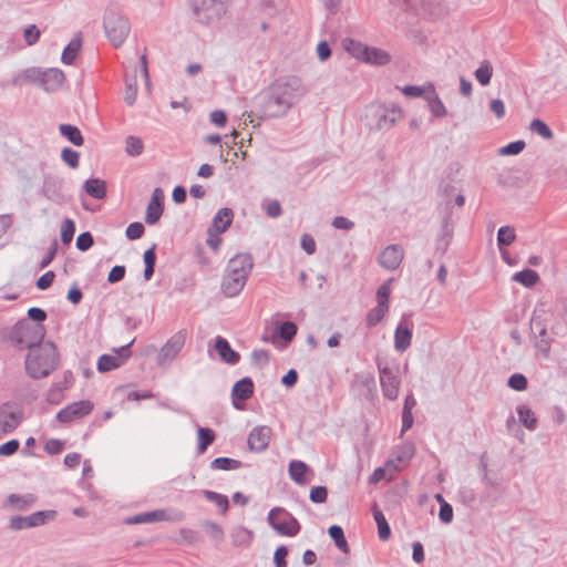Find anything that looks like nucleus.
<instances>
[{"label": "nucleus", "instance_id": "24", "mask_svg": "<svg viewBox=\"0 0 567 567\" xmlns=\"http://www.w3.org/2000/svg\"><path fill=\"white\" fill-rule=\"evenodd\" d=\"M234 213L230 208L224 207L220 208L215 215L210 227L208 228V233L215 231L216 235H219L231 225Z\"/></svg>", "mask_w": 567, "mask_h": 567}, {"label": "nucleus", "instance_id": "23", "mask_svg": "<svg viewBox=\"0 0 567 567\" xmlns=\"http://www.w3.org/2000/svg\"><path fill=\"white\" fill-rule=\"evenodd\" d=\"M254 394V382L250 378L246 377L241 380L237 381L231 391L233 403L236 409H240L237 404L236 400L239 399L241 401L248 400Z\"/></svg>", "mask_w": 567, "mask_h": 567}, {"label": "nucleus", "instance_id": "17", "mask_svg": "<svg viewBox=\"0 0 567 567\" xmlns=\"http://www.w3.org/2000/svg\"><path fill=\"white\" fill-rule=\"evenodd\" d=\"M271 429L261 425L252 429L248 435V445L251 451L262 452L265 451L270 442Z\"/></svg>", "mask_w": 567, "mask_h": 567}, {"label": "nucleus", "instance_id": "35", "mask_svg": "<svg viewBox=\"0 0 567 567\" xmlns=\"http://www.w3.org/2000/svg\"><path fill=\"white\" fill-rule=\"evenodd\" d=\"M516 412L519 419V422L523 423V425L533 431L537 426V419L535 417L533 411L527 405H518L516 408Z\"/></svg>", "mask_w": 567, "mask_h": 567}, {"label": "nucleus", "instance_id": "45", "mask_svg": "<svg viewBox=\"0 0 567 567\" xmlns=\"http://www.w3.org/2000/svg\"><path fill=\"white\" fill-rule=\"evenodd\" d=\"M33 502H34V497L31 494H27V495L11 494L8 497V503L11 504L12 506H14V508H17L19 511L27 509L28 507H30L33 504Z\"/></svg>", "mask_w": 567, "mask_h": 567}, {"label": "nucleus", "instance_id": "64", "mask_svg": "<svg viewBox=\"0 0 567 567\" xmlns=\"http://www.w3.org/2000/svg\"><path fill=\"white\" fill-rule=\"evenodd\" d=\"M288 549L286 546H279L274 554V561L276 567H287L286 557Z\"/></svg>", "mask_w": 567, "mask_h": 567}, {"label": "nucleus", "instance_id": "31", "mask_svg": "<svg viewBox=\"0 0 567 567\" xmlns=\"http://www.w3.org/2000/svg\"><path fill=\"white\" fill-rule=\"evenodd\" d=\"M59 132L74 146H82L84 143V138L82 136L81 131L74 125L60 124Z\"/></svg>", "mask_w": 567, "mask_h": 567}, {"label": "nucleus", "instance_id": "1", "mask_svg": "<svg viewBox=\"0 0 567 567\" xmlns=\"http://www.w3.org/2000/svg\"><path fill=\"white\" fill-rule=\"evenodd\" d=\"M306 94L300 78L284 76L256 96V106L262 117L277 118L285 116Z\"/></svg>", "mask_w": 567, "mask_h": 567}, {"label": "nucleus", "instance_id": "56", "mask_svg": "<svg viewBox=\"0 0 567 567\" xmlns=\"http://www.w3.org/2000/svg\"><path fill=\"white\" fill-rule=\"evenodd\" d=\"M526 144L524 141H515L499 148V154L503 156L517 155L524 148Z\"/></svg>", "mask_w": 567, "mask_h": 567}, {"label": "nucleus", "instance_id": "54", "mask_svg": "<svg viewBox=\"0 0 567 567\" xmlns=\"http://www.w3.org/2000/svg\"><path fill=\"white\" fill-rule=\"evenodd\" d=\"M61 158L71 168H76L79 166L80 154H79V152H76L70 147H64L62 150Z\"/></svg>", "mask_w": 567, "mask_h": 567}, {"label": "nucleus", "instance_id": "55", "mask_svg": "<svg viewBox=\"0 0 567 567\" xmlns=\"http://www.w3.org/2000/svg\"><path fill=\"white\" fill-rule=\"evenodd\" d=\"M415 453V447L412 443H404L399 446L396 451V460L399 462H409Z\"/></svg>", "mask_w": 567, "mask_h": 567}, {"label": "nucleus", "instance_id": "19", "mask_svg": "<svg viewBox=\"0 0 567 567\" xmlns=\"http://www.w3.org/2000/svg\"><path fill=\"white\" fill-rule=\"evenodd\" d=\"M254 267V259L250 254L244 252L238 254L231 259H229L227 265V271L234 275H244V277L248 278Z\"/></svg>", "mask_w": 567, "mask_h": 567}, {"label": "nucleus", "instance_id": "53", "mask_svg": "<svg viewBox=\"0 0 567 567\" xmlns=\"http://www.w3.org/2000/svg\"><path fill=\"white\" fill-rule=\"evenodd\" d=\"M391 280L382 284L377 291V301L378 306L386 307L389 309V299L391 293V287H390Z\"/></svg>", "mask_w": 567, "mask_h": 567}, {"label": "nucleus", "instance_id": "16", "mask_svg": "<svg viewBox=\"0 0 567 567\" xmlns=\"http://www.w3.org/2000/svg\"><path fill=\"white\" fill-rule=\"evenodd\" d=\"M403 257L404 250L400 245H389L380 252L379 264L384 269L395 270L401 265Z\"/></svg>", "mask_w": 567, "mask_h": 567}, {"label": "nucleus", "instance_id": "12", "mask_svg": "<svg viewBox=\"0 0 567 567\" xmlns=\"http://www.w3.org/2000/svg\"><path fill=\"white\" fill-rule=\"evenodd\" d=\"M134 340L118 349H115L116 354H103L97 360V370L100 372H107L121 367L126 359L131 355L130 347Z\"/></svg>", "mask_w": 567, "mask_h": 567}, {"label": "nucleus", "instance_id": "32", "mask_svg": "<svg viewBox=\"0 0 567 567\" xmlns=\"http://www.w3.org/2000/svg\"><path fill=\"white\" fill-rule=\"evenodd\" d=\"M363 62L384 65L390 62V54L382 49L368 47Z\"/></svg>", "mask_w": 567, "mask_h": 567}, {"label": "nucleus", "instance_id": "40", "mask_svg": "<svg viewBox=\"0 0 567 567\" xmlns=\"http://www.w3.org/2000/svg\"><path fill=\"white\" fill-rule=\"evenodd\" d=\"M475 79L477 82L485 86L489 84L493 75V66L488 61H483L481 65L475 70Z\"/></svg>", "mask_w": 567, "mask_h": 567}, {"label": "nucleus", "instance_id": "9", "mask_svg": "<svg viewBox=\"0 0 567 567\" xmlns=\"http://www.w3.org/2000/svg\"><path fill=\"white\" fill-rule=\"evenodd\" d=\"M186 341V332L181 330L173 334L161 348L157 354V364L162 368H168L177 358Z\"/></svg>", "mask_w": 567, "mask_h": 567}, {"label": "nucleus", "instance_id": "28", "mask_svg": "<svg viewBox=\"0 0 567 567\" xmlns=\"http://www.w3.org/2000/svg\"><path fill=\"white\" fill-rule=\"evenodd\" d=\"M84 190L95 199H103L106 196V183L100 178H89L85 181Z\"/></svg>", "mask_w": 567, "mask_h": 567}, {"label": "nucleus", "instance_id": "26", "mask_svg": "<svg viewBox=\"0 0 567 567\" xmlns=\"http://www.w3.org/2000/svg\"><path fill=\"white\" fill-rule=\"evenodd\" d=\"M429 94L425 95V99L429 103L430 111L435 117H444L447 114V110L443 104L442 100L435 92V87L432 83L427 84Z\"/></svg>", "mask_w": 567, "mask_h": 567}, {"label": "nucleus", "instance_id": "48", "mask_svg": "<svg viewBox=\"0 0 567 567\" xmlns=\"http://www.w3.org/2000/svg\"><path fill=\"white\" fill-rule=\"evenodd\" d=\"M529 130L542 136L544 140H551L554 137V133L550 127L539 118H535L530 122Z\"/></svg>", "mask_w": 567, "mask_h": 567}, {"label": "nucleus", "instance_id": "27", "mask_svg": "<svg viewBox=\"0 0 567 567\" xmlns=\"http://www.w3.org/2000/svg\"><path fill=\"white\" fill-rule=\"evenodd\" d=\"M41 78L42 70L40 68H28L13 78L12 84L22 86L23 84L38 83L41 86Z\"/></svg>", "mask_w": 567, "mask_h": 567}, {"label": "nucleus", "instance_id": "57", "mask_svg": "<svg viewBox=\"0 0 567 567\" xmlns=\"http://www.w3.org/2000/svg\"><path fill=\"white\" fill-rule=\"evenodd\" d=\"M508 386L516 391H524L527 388V379L522 373H514L509 377Z\"/></svg>", "mask_w": 567, "mask_h": 567}, {"label": "nucleus", "instance_id": "15", "mask_svg": "<svg viewBox=\"0 0 567 567\" xmlns=\"http://www.w3.org/2000/svg\"><path fill=\"white\" fill-rule=\"evenodd\" d=\"M42 194L51 202H64L65 196L63 194V179L52 174L44 175Z\"/></svg>", "mask_w": 567, "mask_h": 567}, {"label": "nucleus", "instance_id": "5", "mask_svg": "<svg viewBox=\"0 0 567 567\" xmlns=\"http://www.w3.org/2000/svg\"><path fill=\"white\" fill-rule=\"evenodd\" d=\"M377 368L383 395L391 401L396 400L401 385L399 363L395 361L389 362L384 359H378Z\"/></svg>", "mask_w": 567, "mask_h": 567}, {"label": "nucleus", "instance_id": "51", "mask_svg": "<svg viewBox=\"0 0 567 567\" xmlns=\"http://www.w3.org/2000/svg\"><path fill=\"white\" fill-rule=\"evenodd\" d=\"M75 233V224L72 219L65 218L61 224V240L68 245L72 241Z\"/></svg>", "mask_w": 567, "mask_h": 567}, {"label": "nucleus", "instance_id": "59", "mask_svg": "<svg viewBox=\"0 0 567 567\" xmlns=\"http://www.w3.org/2000/svg\"><path fill=\"white\" fill-rule=\"evenodd\" d=\"M402 93L408 97H420L424 94H429V89L426 86H417V85H405L401 89Z\"/></svg>", "mask_w": 567, "mask_h": 567}, {"label": "nucleus", "instance_id": "3", "mask_svg": "<svg viewBox=\"0 0 567 567\" xmlns=\"http://www.w3.org/2000/svg\"><path fill=\"white\" fill-rule=\"evenodd\" d=\"M47 329L42 323H34L29 319L19 320L10 331V341L21 349H35L43 344Z\"/></svg>", "mask_w": 567, "mask_h": 567}, {"label": "nucleus", "instance_id": "46", "mask_svg": "<svg viewBox=\"0 0 567 567\" xmlns=\"http://www.w3.org/2000/svg\"><path fill=\"white\" fill-rule=\"evenodd\" d=\"M143 258H144V264H145L144 278L146 281H148L152 278V276L154 275V270H155V264H156L155 246L147 249L144 252Z\"/></svg>", "mask_w": 567, "mask_h": 567}, {"label": "nucleus", "instance_id": "33", "mask_svg": "<svg viewBox=\"0 0 567 567\" xmlns=\"http://www.w3.org/2000/svg\"><path fill=\"white\" fill-rule=\"evenodd\" d=\"M372 511H373V518L378 525L379 538L381 540H388L391 536V529L385 519V516L383 515L382 511L377 505L373 506Z\"/></svg>", "mask_w": 567, "mask_h": 567}, {"label": "nucleus", "instance_id": "41", "mask_svg": "<svg viewBox=\"0 0 567 567\" xmlns=\"http://www.w3.org/2000/svg\"><path fill=\"white\" fill-rule=\"evenodd\" d=\"M205 498L212 503H214L221 513H226L229 507V501L226 495L213 492V491H204L203 492Z\"/></svg>", "mask_w": 567, "mask_h": 567}, {"label": "nucleus", "instance_id": "38", "mask_svg": "<svg viewBox=\"0 0 567 567\" xmlns=\"http://www.w3.org/2000/svg\"><path fill=\"white\" fill-rule=\"evenodd\" d=\"M346 50L355 59L363 61L367 54L368 45L353 39L344 40Z\"/></svg>", "mask_w": 567, "mask_h": 567}, {"label": "nucleus", "instance_id": "42", "mask_svg": "<svg viewBox=\"0 0 567 567\" xmlns=\"http://www.w3.org/2000/svg\"><path fill=\"white\" fill-rule=\"evenodd\" d=\"M516 239L515 229L511 226H502L497 231V245L499 248L512 245Z\"/></svg>", "mask_w": 567, "mask_h": 567}, {"label": "nucleus", "instance_id": "10", "mask_svg": "<svg viewBox=\"0 0 567 567\" xmlns=\"http://www.w3.org/2000/svg\"><path fill=\"white\" fill-rule=\"evenodd\" d=\"M55 514V511H39L25 517L13 516L10 519L9 526L13 530L37 527L45 524L49 519H53Z\"/></svg>", "mask_w": 567, "mask_h": 567}, {"label": "nucleus", "instance_id": "44", "mask_svg": "<svg viewBox=\"0 0 567 567\" xmlns=\"http://www.w3.org/2000/svg\"><path fill=\"white\" fill-rule=\"evenodd\" d=\"M389 309L386 307L378 306L369 310L365 322L369 328L375 327L380 321L388 315Z\"/></svg>", "mask_w": 567, "mask_h": 567}, {"label": "nucleus", "instance_id": "50", "mask_svg": "<svg viewBox=\"0 0 567 567\" xmlns=\"http://www.w3.org/2000/svg\"><path fill=\"white\" fill-rule=\"evenodd\" d=\"M137 96V83L135 76L125 80L124 101L127 105H133Z\"/></svg>", "mask_w": 567, "mask_h": 567}, {"label": "nucleus", "instance_id": "22", "mask_svg": "<svg viewBox=\"0 0 567 567\" xmlns=\"http://www.w3.org/2000/svg\"><path fill=\"white\" fill-rule=\"evenodd\" d=\"M64 73L55 68L42 70L41 87L47 92L56 91L64 81Z\"/></svg>", "mask_w": 567, "mask_h": 567}, {"label": "nucleus", "instance_id": "21", "mask_svg": "<svg viewBox=\"0 0 567 567\" xmlns=\"http://www.w3.org/2000/svg\"><path fill=\"white\" fill-rule=\"evenodd\" d=\"M403 117V112L398 105L384 109L377 115V128L389 130L400 122Z\"/></svg>", "mask_w": 567, "mask_h": 567}, {"label": "nucleus", "instance_id": "20", "mask_svg": "<svg viewBox=\"0 0 567 567\" xmlns=\"http://www.w3.org/2000/svg\"><path fill=\"white\" fill-rule=\"evenodd\" d=\"M247 282L244 275H234L226 270L223 278L221 290L226 297L233 298L240 293Z\"/></svg>", "mask_w": 567, "mask_h": 567}, {"label": "nucleus", "instance_id": "30", "mask_svg": "<svg viewBox=\"0 0 567 567\" xmlns=\"http://www.w3.org/2000/svg\"><path fill=\"white\" fill-rule=\"evenodd\" d=\"M82 45V38L80 34H76L69 44L64 48L62 52L61 60L64 64L71 65L76 59L80 49Z\"/></svg>", "mask_w": 567, "mask_h": 567}, {"label": "nucleus", "instance_id": "18", "mask_svg": "<svg viewBox=\"0 0 567 567\" xmlns=\"http://www.w3.org/2000/svg\"><path fill=\"white\" fill-rule=\"evenodd\" d=\"M413 323L406 318H402L394 331V348L399 352H404L412 341Z\"/></svg>", "mask_w": 567, "mask_h": 567}, {"label": "nucleus", "instance_id": "63", "mask_svg": "<svg viewBox=\"0 0 567 567\" xmlns=\"http://www.w3.org/2000/svg\"><path fill=\"white\" fill-rule=\"evenodd\" d=\"M34 323H42L47 319V312L38 307H32L28 310V318Z\"/></svg>", "mask_w": 567, "mask_h": 567}, {"label": "nucleus", "instance_id": "58", "mask_svg": "<svg viewBox=\"0 0 567 567\" xmlns=\"http://www.w3.org/2000/svg\"><path fill=\"white\" fill-rule=\"evenodd\" d=\"M144 231V225L142 223L134 221L126 227L125 235L130 240H136L143 236Z\"/></svg>", "mask_w": 567, "mask_h": 567}, {"label": "nucleus", "instance_id": "61", "mask_svg": "<svg viewBox=\"0 0 567 567\" xmlns=\"http://www.w3.org/2000/svg\"><path fill=\"white\" fill-rule=\"evenodd\" d=\"M93 237L89 231L82 233L76 238V248L81 251H85L93 246Z\"/></svg>", "mask_w": 567, "mask_h": 567}, {"label": "nucleus", "instance_id": "47", "mask_svg": "<svg viewBox=\"0 0 567 567\" xmlns=\"http://www.w3.org/2000/svg\"><path fill=\"white\" fill-rule=\"evenodd\" d=\"M144 144L140 137L130 135L125 141V152L127 155L136 157L143 153Z\"/></svg>", "mask_w": 567, "mask_h": 567}, {"label": "nucleus", "instance_id": "8", "mask_svg": "<svg viewBox=\"0 0 567 567\" xmlns=\"http://www.w3.org/2000/svg\"><path fill=\"white\" fill-rule=\"evenodd\" d=\"M185 518V514L182 511L173 509L167 512L166 509H155L151 512L140 513L134 516L127 517L125 524H152L156 522H182Z\"/></svg>", "mask_w": 567, "mask_h": 567}, {"label": "nucleus", "instance_id": "34", "mask_svg": "<svg viewBox=\"0 0 567 567\" xmlns=\"http://www.w3.org/2000/svg\"><path fill=\"white\" fill-rule=\"evenodd\" d=\"M230 537L234 546L248 547L252 540V533L249 529L239 526L231 532Z\"/></svg>", "mask_w": 567, "mask_h": 567}, {"label": "nucleus", "instance_id": "60", "mask_svg": "<svg viewBox=\"0 0 567 567\" xmlns=\"http://www.w3.org/2000/svg\"><path fill=\"white\" fill-rule=\"evenodd\" d=\"M309 497L312 503H324L328 497V491L324 486H315L311 488Z\"/></svg>", "mask_w": 567, "mask_h": 567}, {"label": "nucleus", "instance_id": "13", "mask_svg": "<svg viewBox=\"0 0 567 567\" xmlns=\"http://www.w3.org/2000/svg\"><path fill=\"white\" fill-rule=\"evenodd\" d=\"M93 403L89 400L73 402L64 409L60 410L56 414V419L61 423H69L75 419H80L90 414L93 410Z\"/></svg>", "mask_w": 567, "mask_h": 567}, {"label": "nucleus", "instance_id": "49", "mask_svg": "<svg viewBox=\"0 0 567 567\" xmlns=\"http://www.w3.org/2000/svg\"><path fill=\"white\" fill-rule=\"evenodd\" d=\"M164 205L148 203L145 213V223L147 225H155L162 217Z\"/></svg>", "mask_w": 567, "mask_h": 567}, {"label": "nucleus", "instance_id": "43", "mask_svg": "<svg viewBox=\"0 0 567 567\" xmlns=\"http://www.w3.org/2000/svg\"><path fill=\"white\" fill-rule=\"evenodd\" d=\"M241 466V462L230 457H217L212 461L210 467L213 470L230 471L237 470Z\"/></svg>", "mask_w": 567, "mask_h": 567}, {"label": "nucleus", "instance_id": "37", "mask_svg": "<svg viewBox=\"0 0 567 567\" xmlns=\"http://www.w3.org/2000/svg\"><path fill=\"white\" fill-rule=\"evenodd\" d=\"M329 536L333 539L336 546L343 553H349V546L344 537L342 527L339 525H332L328 529Z\"/></svg>", "mask_w": 567, "mask_h": 567}, {"label": "nucleus", "instance_id": "14", "mask_svg": "<svg viewBox=\"0 0 567 567\" xmlns=\"http://www.w3.org/2000/svg\"><path fill=\"white\" fill-rule=\"evenodd\" d=\"M530 331L533 334L534 347L547 357L550 351L551 339L548 336L545 323L539 319H532Z\"/></svg>", "mask_w": 567, "mask_h": 567}, {"label": "nucleus", "instance_id": "62", "mask_svg": "<svg viewBox=\"0 0 567 567\" xmlns=\"http://www.w3.org/2000/svg\"><path fill=\"white\" fill-rule=\"evenodd\" d=\"M40 38V31L37 25L30 24L24 29V40L28 45H33L38 42Z\"/></svg>", "mask_w": 567, "mask_h": 567}, {"label": "nucleus", "instance_id": "7", "mask_svg": "<svg viewBox=\"0 0 567 567\" xmlns=\"http://www.w3.org/2000/svg\"><path fill=\"white\" fill-rule=\"evenodd\" d=\"M268 524L282 536L293 537L300 532L299 522L285 508L275 507L268 513Z\"/></svg>", "mask_w": 567, "mask_h": 567}, {"label": "nucleus", "instance_id": "2", "mask_svg": "<svg viewBox=\"0 0 567 567\" xmlns=\"http://www.w3.org/2000/svg\"><path fill=\"white\" fill-rule=\"evenodd\" d=\"M58 365V352L52 342H44L29 351L25 358V370L32 379L48 377Z\"/></svg>", "mask_w": 567, "mask_h": 567}, {"label": "nucleus", "instance_id": "11", "mask_svg": "<svg viewBox=\"0 0 567 567\" xmlns=\"http://www.w3.org/2000/svg\"><path fill=\"white\" fill-rule=\"evenodd\" d=\"M22 420V411L14 404L4 403L0 406V433L13 432Z\"/></svg>", "mask_w": 567, "mask_h": 567}, {"label": "nucleus", "instance_id": "4", "mask_svg": "<svg viewBox=\"0 0 567 567\" xmlns=\"http://www.w3.org/2000/svg\"><path fill=\"white\" fill-rule=\"evenodd\" d=\"M195 19L203 25L217 24L227 13L225 0H188Z\"/></svg>", "mask_w": 567, "mask_h": 567}, {"label": "nucleus", "instance_id": "39", "mask_svg": "<svg viewBox=\"0 0 567 567\" xmlns=\"http://www.w3.org/2000/svg\"><path fill=\"white\" fill-rule=\"evenodd\" d=\"M197 434H198L197 451H198V453L202 454L214 442L215 433L213 430H210L208 427H198Z\"/></svg>", "mask_w": 567, "mask_h": 567}, {"label": "nucleus", "instance_id": "36", "mask_svg": "<svg viewBox=\"0 0 567 567\" xmlns=\"http://www.w3.org/2000/svg\"><path fill=\"white\" fill-rule=\"evenodd\" d=\"M513 280L529 288V287L535 286L538 282L539 276L535 270L524 269L522 271L514 274Z\"/></svg>", "mask_w": 567, "mask_h": 567}, {"label": "nucleus", "instance_id": "52", "mask_svg": "<svg viewBox=\"0 0 567 567\" xmlns=\"http://www.w3.org/2000/svg\"><path fill=\"white\" fill-rule=\"evenodd\" d=\"M297 330L298 328L292 321H285L279 326L278 334L282 340L289 342L296 336Z\"/></svg>", "mask_w": 567, "mask_h": 567}, {"label": "nucleus", "instance_id": "6", "mask_svg": "<svg viewBox=\"0 0 567 567\" xmlns=\"http://www.w3.org/2000/svg\"><path fill=\"white\" fill-rule=\"evenodd\" d=\"M103 24L105 35L115 48L124 43L131 31L128 19L114 9L106 10Z\"/></svg>", "mask_w": 567, "mask_h": 567}, {"label": "nucleus", "instance_id": "29", "mask_svg": "<svg viewBox=\"0 0 567 567\" xmlns=\"http://www.w3.org/2000/svg\"><path fill=\"white\" fill-rule=\"evenodd\" d=\"M288 471H289L290 478L295 483H297L299 485L307 483L306 474L309 472V467L305 462L298 461V460L291 461L289 463Z\"/></svg>", "mask_w": 567, "mask_h": 567}, {"label": "nucleus", "instance_id": "25", "mask_svg": "<svg viewBox=\"0 0 567 567\" xmlns=\"http://www.w3.org/2000/svg\"><path fill=\"white\" fill-rule=\"evenodd\" d=\"M215 349L225 363L234 365L240 360V354L233 350L229 342L223 337L216 338Z\"/></svg>", "mask_w": 567, "mask_h": 567}]
</instances>
